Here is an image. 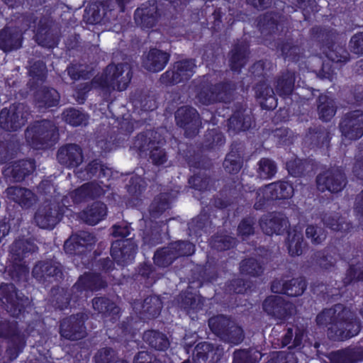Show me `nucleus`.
<instances>
[{"instance_id": "obj_52", "label": "nucleus", "mask_w": 363, "mask_h": 363, "mask_svg": "<svg viewBox=\"0 0 363 363\" xmlns=\"http://www.w3.org/2000/svg\"><path fill=\"white\" fill-rule=\"evenodd\" d=\"M306 141L313 146L323 145L329 141V133L323 126L313 125L308 128Z\"/></svg>"}, {"instance_id": "obj_8", "label": "nucleus", "mask_w": 363, "mask_h": 363, "mask_svg": "<svg viewBox=\"0 0 363 363\" xmlns=\"http://www.w3.org/2000/svg\"><path fill=\"white\" fill-rule=\"evenodd\" d=\"M196 65L193 59H185L177 61L172 70H167L160 78L162 84L174 85L188 81L195 73Z\"/></svg>"}, {"instance_id": "obj_39", "label": "nucleus", "mask_w": 363, "mask_h": 363, "mask_svg": "<svg viewBox=\"0 0 363 363\" xmlns=\"http://www.w3.org/2000/svg\"><path fill=\"white\" fill-rule=\"evenodd\" d=\"M35 169L34 162L31 160L19 161L8 169V174L13 182H22Z\"/></svg>"}, {"instance_id": "obj_35", "label": "nucleus", "mask_w": 363, "mask_h": 363, "mask_svg": "<svg viewBox=\"0 0 363 363\" xmlns=\"http://www.w3.org/2000/svg\"><path fill=\"white\" fill-rule=\"evenodd\" d=\"M60 96L58 91L50 87H42L34 95V101L39 108H47L58 105Z\"/></svg>"}, {"instance_id": "obj_56", "label": "nucleus", "mask_w": 363, "mask_h": 363, "mask_svg": "<svg viewBox=\"0 0 363 363\" xmlns=\"http://www.w3.org/2000/svg\"><path fill=\"white\" fill-rule=\"evenodd\" d=\"M177 259L170 245L157 250L154 255V262L160 267H167Z\"/></svg>"}, {"instance_id": "obj_19", "label": "nucleus", "mask_w": 363, "mask_h": 363, "mask_svg": "<svg viewBox=\"0 0 363 363\" xmlns=\"http://www.w3.org/2000/svg\"><path fill=\"white\" fill-rule=\"evenodd\" d=\"M160 17L157 4L155 1L143 4L138 8L134 14L136 23L143 28H152Z\"/></svg>"}, {"instance_id": "obj_59", "label": "nucleus", "mask_w": 363, "mask_h": 363, "mask_svg": "<svg viewBox=\"0 0 363 363\" xmlns=\"http://www.w3.org/2000/svg\"><path fill=\"white\" fill-rule=\"evenodd\" d=\"M164 143V139L160 137V138L157 142V145H153L147 153L149 155V159L155 165H162L167 161V153L162 147Z\"/></svg>"}, {"instance_id": "obj_24", "label": "nucleus", "mask_w": 363, "mask_h": 363, "mask_svg": "<svg viewBox=\"0 0 363 363\" xmlns=\"http://www.w3.org/2000/svg\"><path fill=\"white\" fill-rule=\"evenodd\" d=\"M104 194L103 188L96 182H87L74 189L69 194V196L75 203L86 202L95 199Z\"/></svg>"}, {"instance_id": "obj_2", "label": "nucleus", "mask_w": 363, "mask_h": 363, "mask_svg": "<svg viewBox=\"0 0 363 363\" xmlns=\"http://www.w3.org/2000/svg\"><path fill=\"white\" fill-rule=\"evenodd\" d=\"M208 326L220 340L230 345H238L245 339V333L230 317L218 315L208 320Z\"/></svg>"}, {"instance_id": "obj_58", "label": "nucleus", "mask_w": 363, "mask_h": 363, "mask_svg": "<svg viewBox=\"0 0 363 363\" xmlns=\"http://www.w3.org/2000/svg\"><path fill=\"white\" fill-rule=\"evenodd\" d=\"M94 88H99L102 90L101 79H100L99 76L94 77L89 82L82 83L77 86L74 96L77 102L83 104L86 99V94Z\"/></svg>"}, {"instance_id": "obj_32", "label": "nucleus", "mask_w": 363, "mask_h": 363, "mask_svg": "<svg viewBox=\"0 0 363 363\" xmlns=\"http://www.w3.org/2000/svg\"><path fill=\"white\" fill-rule=\"evenodd\" d=\"M19 149V142L15 135H0V164L12 160Z\"/></svg>"}, {"instance_id": "obj_21", "label": "nucleus", "mask_w": 363, "mask_h": 363, "mask_svg": "<svg viewBox=\"0 0 363 363\" xmlns=\"http://www.w3.org/2000/svg\"><path fill=\"white\" fill-rule=\"evenodd\" d=\"M163 307L160 296L156 295L147 296L142 303L135 302L133 308L139 313L140 318L143 320L157 317Z\"/></svg>"}, {"instance_id": "obj_60", "label": "nucleus", "mask_w": 363, "mask_h": 363, "mask_svg": "<svg viewBox=\"0 0 363 363\" xmlns=\"http://www.w3.org/2000/svg\"><path fill=\"white\" fill-rule=\"evenodd\" d=\"M326 57L335 63H345L350 60V53L342 45L332 44L325 52Z\"/></svg>"}, {"instance_id": "obj_43", "label": "nucleus", "mask_w": 363, "mask_h": 363, "mask_svg": "<svg viewBox=\"0 0 363 363\" xmlns=\"http://www.w3.org/2000/svg\"><path fill=\"white\" fill-rule=\"evenodd\" d=\"M251 124V116L242 110L235 111L228 120L229 129L235 133L247 130Z\"/></svg>"}, {"instance_id": "obj_30", "label": "nucleus", "mask_w": 363, "mask_h": 363, "mask_svg": "<svg viewBox=\"0 0 363 363\" xmlns=\"http://www.w3.org/2000/svg\"><path fill=\"white\" fill-rule=\"evenodd\" d=\"M294 191L291 185L287 182L272 183L257 191L258 195H266L267 199L272 200L286 199L291 196Z\"/></svg>"}, {"instance_id": "obj_12", "label": "nucleus", "mask_w": 363, "mask_h": 363, "mask_svg": "<svg viewBox=\"0 0 363 363\" xmlns=\"http://www.w3.org/2000/svg\"><path fill=\"white\" fill-rule=\"evenodd\" d=\"M318 189L332 193L340 191L346 185L347 178L343 170L340 167H333L319 174L316 177Z\"/></svg>"}, {"instance_id": "obj_26", "label": "nucleus", "mask_w": 363, "mask_h": 363, "mask_svg": "<svg viewBox=\"0 0 363 363\" xmlns=\"http://www.w3.org/2000/svg\"><path fill=\"white\" fill-rule=\"evenodd\" d=\"M249 53V45L247 42L238 41L235 43L228 53L230 69L239 72L247 63Z\"/></svg>"}, {"instance_id": "obj_42", "label": "nucleus", "mask_w": 363, "mask_h": 363, "mask_svg": "<svg viewBox=\"0 0 363 363\" xmlns=\"http://www.w3.org/2000/svg\"><path fill=\"white\" fill-rule=\"evenodd\" d=\"M295 73L286 70L282 72L277 79L275 88L277 93L280 96L290 95L294 88Z\"/></svg>"}, {"instance_id": "obj_22", "label": "nucleus", "mask_w": 363, "mask_h": 363, "mask_svg": "<svg viewBox=\"0 0 363 363\" xmlns=\"http://www.w3.org/2000/svg\"><path fill=\"white\" fill-rule=\"evenodd\" d=\"M289 221L286 217L281 213H272L262 217L259 225L264 233L268 235L281 234L288 228Z\"/></svg>"}, {"instance_id": "obj_61", "label": "nucleus", "mask_w": 363, "mask_h": 363, "mask_svg": "<svg viewBox=\"0 0 363 363\" xmlns=\"http://www.w3.org/2000/svg\"><path fill=\"white\" fill-rule=\"evenodd\" d=\"M210 245L218 251L227 250L235 245V239L225 233H218L211 238Z\"/></svg>"}, {"instance_id": "obj_57", "label": "nucleus", "mask_w": 363, "mask_h": 363, "mask_svg": "<svg viewBox=\"0 0 363 363\" xmlns=\"http://www.w3.org/2000/svg\"><path fill=\"white\" fill-rule=\"evenodd\" d=\"M66 71L69 77L74 81L86 79L92 76V68L89 65L80 63L70 64Z\"/></svg>"}, {"instance_id": "obj_9", "label": "nucleus", "mask_w": 363, "mask_h": 363, "mask_svg": "<svg viewBox=\"0 0 363 363\" xmlns=\"http://www.w3.org/2000/svg\"><path fill=\"white\" fill-rule=\"evenodd\" d=\"M88 316L84 313H78L62 319L60 324V334L62 337L75 341L86 337L84 323Z\"/></svg>"}, {"instance_id": "obj_18", "label": "nucleus", "mask_w": 363, "mask_h": 363, "mask_svg": "<svg viewBox=\"0 0 363 363\" xmlns=\"http://www.w3.org/2000/svg\"><path fill=\"white\" fill-rule=\"evenodd\" d=\"M136 250L137 245L133 238L117 240L112 242L111 255L118 264L124 265L134 258Z\"/></svg>"}, {"instance_id": "obj_38", "label": "nucleus", "mask_w": 363, "mask_h": 363, "mask_svg": "<svg viewBox=\"0 0 363 363\" xmlns=\"http://www.w3.org/2000/svg\"><path fill=\"white\" fill-rule=\"evenodd\" d=\"M320 216L323 224L333 230L346 233L352 228V224L346 221L338 213L325 212Z\"/></svg>"}, {"instance_id": "obj_46", "label": "nucleus", "mask_w": 363, "mask_h": 363, "mask_svg": "<svg viewBox=\"0 0 363 363\" xmlns=\"http://www.w3.org/2000/svg\"><path fill=\"white\" fill-rule=\"evenodd\" d=\"M278 48L280 49L284 58L291 61L298 60L302 57L304 51L298 42L291 40L282 41L279 44Z\"/></svg>"}, {"instance_id": "obj_23", "label": "nucleus", "mask_w": 363, "mask_h": 363, "mask_svg": "<svg viewBox=\"0 0 363 363\" xmlns=\"http://www.w3.org/2000/svg\"><path fill=\"white\" fill-rule=\"evenodd\" d=\"M23 33L16 27L0 30V49L5 52L16 50L22 46Z\"/></svg>"}, {"instance_id": "obj_4", "label": "nucleus", "mask_w": 363, "mask_h": 363, "mask_svg": "<svg viewBox=\"0 0 363 363\" xmlns=\"http://www.w3.org/2000/svg\"><path fill=\"white\" fill-rule=\"evenodd\" d=\"M132 76L131 67L128 62L109 64L104 73L99 76L102 91L110 92L111 90H125L130 82Z\"/></svg>"}, {"instance_id": "obj_54", "label": "nucleus", "mask_w": 363, "mask_h": 363, "mask_svg": "<svg viewBox=\"0 0 363 363\" xmlns=\"http://www.w3.org/2000/svg\"><path fill=\"white\" fill-rule=\"evenodd\" d=\"M236 89V85L232 82H221L214 84L217 102H230Z\"/></svg>"}, {"instance_id": "obj_47", "label": "nucleus", "mask_w": 363, "mask_h": 363, "mask_svg": "<svg viewBox=\"0 0 363 363\" xmlns=\"http://www.w3.org/2000/svg\"><path fill=\"white\" fill-rule=\"evenodd\" d=\"M143 340L157 350H165L169 346L167 336L157 330H147L143 334Z\"/></svg>"}, {"instance_id": "obj_25", "label": "nucleus", "mask_w": 363, "mask_h": 363, "mask_svg": "<svg viewBox=\"0 0 363 363\" xmlns=\"http://www.w3.org/2000/svg\"><path fill=\"white\" fill-rule=\"evenodd\" d=\"M161 135L156 131L147 130L138 134L133 140L130 149L136 151L142 156L147 155V152L153 145H157Z\"/></svg>"}, {"instance_id": "obj_11", "label": "nucleus", "mask_w": 363, "mask_h": 363, "mask_svg": "<svg viewBox=\"0 0 363 363\" xmlns=\"http://www.w3.org/2000/svg\"><path fill=\"white\" fill-rule=\"evenodd\" d=\"M116 13L114 5L111 0L103 1L101 5L96 3L91 4L84 9L83 20L86 23L98 24L106 23L115 19Z\"/></svg>"}, {"instance_id": "obj_36", "label": "nucleus", "mask_w": 363, "mask_h": 363, "mask_svg": "<svg viewBox=\"0 0 363 363\" xmlns=\"http://www.w3.org/2000/svg\"><path fill=\"white\" fill-rule=\"evenodd\" d=\"M223 165L225 172L230 174H237L240 170L242 166V145L240 143L232 144Z\"/></svg>"}, {"instance_id": "obj_16", "label": "nucleus", "mask_w": 363, "mask_h": 363, "mask_svg": "<svg viewBox=\"0 0 363 363\" xmlns=\"http://www.w3.org/2000/svg\"><path fill=\"white\" fill-rule=\"evenodd\" d=\"M262 309L267 315L282 320L291 314L293 305L281 296L272 295L264 300Z\"/></svg>"}, {"instance_id": "obj_55", "label": "nucleus", "mask_w": 363, "mask_h": 363, "mask_svg": "<svg viewBox=\"0 0 363 363\" xmlns=\"http://www.w3.org/2000/svg\"><path fill=\"white\" fill-rule=\"evenodd\" d=\"M240 272L242 274L257 277L262 274L264 267L256 259L247 258L240 262Z\"/></svg>"}, {"instance_id": "obj_41", "label": "nucleus", "mask_w": 363, "mask_h": 363, "mask_svg": "<svg viewBox=\"0 0 363 363\" xmlns=\"http://www.w3.org/2000/svg\"><path fill=\"white\" fill-rule=\"evenodd\" d=\"M37 246L27 240H16L10 247V253L13 262H21L29 253L37 250Z\"/></svg>"}, {"instance_id": "obj_34", "label": "nucleus", "mask_w": 363, "mask_h": 363, "mask_svg": "<svg viewBox=\"0 0 363 363\" xmlns=\"http://www.w3.org/2000/svg\"><path fill=\"white\" fill-rule=\"evenodd\" d=\"M286 333L284 335L281 344L283 346H288L289 349H298L304 348L306 347L312 346V342L308 340H304L303 342L305 333L303 330L298 328H288L285 330Z\"/></svg>"}, {"instance_id": "obj_17", "label": "nucleus", "mask_w": 363, "mask_h": 363, "mask_svg": "<svg viewBox=\"0 0 363 363\" xmlns=\"http://www.w3.org/2000/svg\"><path fill=\"white\" fill-rule=\"evenodd\" d=\"M57 160L67 168L77 167L84 160L82 148L75 143L64 145L57 152Z\"/></svg>"}, {"instance_id": "obj_40", "label": "nucleus", "mask_w": 363, "mask_h": 363, "mask_svg": "<svg viewBox=\"0 0 363 363\" xmlns=\"http://www.w3.org/2000/svg\"><path fill=\"white\" fill-rule=\"evenodd\" d=\"M0 338L11 342L26 338V336L16 321L4 319L0 321Z\"/></svg>"}, {"instance_id": "obj_51", "label": "nucleus", "mask_w": 363, "mask_h": 363, "mask_svg": "<svg viewBox=\"0 0 363 363\" xmlns=\"http://www.w3.org/2000/svg\"><path fill=\"white\" fill-rule=\"evenodd\" d=\"M262 354L253 348L236 350L233 353L232 363H259Z\"/></svg>"}, {"instance_id": "obj_29", "label": "nucleus", "mask_w": 363, "mask_h": 363, "mask_svg": "<svg viewBox=\"0 0 363 363\" xmlns=\"http://www.w3.org/2000/svg\"><path fill=\"white\" fill-rule=\"evenodd\" d=\"M107 214L106 206L99 201L94 202L79 213L81 220L89 225H95L104 220Z\"/></svg>"}, {"instance_id": "obj_10", "label": "nucleus", "mask_w": 363, "mask_h": 363, "mask_svg": "<svg viewBox=\"0 0 363 363\" xmlns=\"http://www.w3.org/2000/svg\"><path fill=\"white\" fill-rule=\"evenodd\" d=\"M342 135L350 140L363 136V109H356L345 113L339 124Z\"/></svg>"}, {"instance_id": "obj_5", "label": "nucleus", "mask_w": 363, "mask_h": 363, "mask_svg": "<svg viewBox=\"0 0 363 363\" xmlns=\"http://www.w3.org/2000/svg\"><path fill=\"white\" fill-rule=\"evenodd\" d=\"M65 205L55 198H46L35 212L33 221L40 228L52 230L62 220Z\"/></svg>"}, {"instance_id": "obj_7", "label": "nucleus", "mask_w": 363, "mask_h": 363, "mask_svg": "<svg viewBox=\"0 0 363 363\" xmlns=\"http://www.w3.org/2000/svg\"><path fill=\"white\" fill-rule=\"evenodd\" d=\"M28 107L22 103L13 104L0 112V127L6 131H17L28 120Z\"/></svg>"}, {"instance_id": "obj_33", "label": "nucleus", "mask_w": 363, "mask_h": 363, "mask_svg": "<svg viewBox=\"0 0 363 363\" xmlns=\"http://www.w3.org/2000/svg\"><path fill=\"white\" fill-rule=\"evenodd\" d=\"M255 91L263 108L270 110L276 108L277 103L274 89L264 80H260L256 84Z\"/></svg>"}, {"instance_id": "obj_62", "label": "nucleus", "mask_w": 363, "mask_h": 363, "mask_svg": "<svg viewBox=\"0 0 363 363\" xmlns=\"http://www.w3.org/2000/svg\"><path fill=\"white\" fill-rule=\"evenodd\" d=\"M162 226L157 223H154L150 229L143 232V240L145 244L150 246L158 245L162 241Z\"/></svg>"}, {"instance_id": "obj_13", "label": "nucleus", "mask_w": 363, "mask_h": 363, "mask_svg": "<svg viewBox=\"0 0 363 363\" xmlns=\"http://www.w3.org/2000/svg\"><path fill=\"white\" fill-rule=\"evenodd\" d=\"M174 117L177 125L184 130L187 137L192 138L199 133L201 121L199 113L194 108L182 106L177 110Z\"/></svg>"}, {"instance_id": "obj_53", "label": "nucleus", "mask_w": 363, "mask_h": 363, "mask_svg": "<svg viewBox=\"0 0 363 363\" xmlns=\"http://www.w3.org/2000/svg\"><path fill=\"white\" fill-rule=\"evenodd\" d=\"M169 196L167 193L160 194L155 196L149 206V213L151 218H159L166 210L169 208Z\"/></svg>"}, {"instance_id": "obj_45", "label": "nucleus", "mask_w": 363, "mask_h": 363, "mask_svg": "<svg viewBox=\"0 0 363 363\" xmlns=\"http://www.w3.org/2000/svg\"><path fill=\"white\" fill-rule=\"evenodd\" d=\"M70 301V293L63 287H52L50 292L49 301L55 308L63 310L67 308Z\"/></svg>"}, {"instance_id": "obj_1", "label": "nucleus", "mask_w": 363, "mask_h": 363, "mask_svg": "<svg viewBox=\"0 0 363 363\" xmlns=\"http://www.w3.org/2000/svg\"><path fill=\"white\" fill-rule=\"evenodd\" d=\"M319 326L328 327L330 338L342 341L357 335L361 330V321L354 311L342 304L325 308L316 316Z\"/></svg>"}, {"instance_id": "obj_27", "label": "nucleus", "mask_w": 363, "mask_h": 363, "mask_svg": "<svg viewBox=\"0 0 363 363\" xmlns=\"http://www.w3.org/2000/svg\"><path fill=\"white\" fill-rule=\"evenodd\" d=\"M330 363H357L363 360V347H349L325 354Z\"/></svg>"}, {"instance_id": "obj_6", "label": "nucleus", "mask_w": 363, "mask_h": 363, "mask_svg": "<svg viewBox=\"0 0 363 363\" xmlns=\"http://www.w3.org/2000/svg\"><path fill=\"white\" fill-rule=\"evenodd\" d=\"M0 301L6 311L13 317H18L23 313L29 303L28 297L17 290L13 284H1Z\"/></svg>"}, {"instance_id": "obj_44", "label": "nucleus", "mask_w": 363, "mask_h": 363, "mask_svg": "<svg viewBox=\"0 0 363 363\" xmlns=\"http://www.w3.org/2000/svg\"><path fill=\"white\" fill-rule=\"evenodd\" d=\"M286 245L289 253L291 256L301 255L306 247L302 233L297 230H293L288 233Z\"/></svg>"}, {"instance_id": "obj_20", "label": "nucleus", "mask_w": 363, "mask_h": 363, "mask_svg": "<svg viewBox=\"0 0 363 363\" xmlns=\"http://www.w3.org/2000/svg\"><path fill=\"white\" fill-rule=\"evenodd\" d=\"M170 55L162 50L151 48L142 57L143 67L151 72L162 70L169 60Z\"/></svg>"}, {"instance_id": "obj_50", "label": "nucleus", "mask_w": 363, "mask_h": 363, "mask_svg": "<svg viewBox=\"0 0 363 363\" xmlns=\"http://www.w3.org/2000/svg\"><path fill=\"white\" fill-rule=\"evenodd\" d=\"M203 300L200 296L189 291H184L178 297L179 306L186 311L201 309Z\"/></svg>"}, {"instance_id": "obj_49", "label": "nucleus", "mask_w": 363, "mask_h": 363, "mask_svg": "<svg viewBox=\"0 0 363 363\" xmlns=\"http://www.w3.org/2000/svg\"><path fill=\"white\" fill-rule=\"evenodd\" d=\"M319 118L325 121H330L335 114L336 106L334 101L326 95L320 94L318 99Z\"/></svg>"}, {"instance_id": "obj_14", "label": "nucleus", "mask_w": 363, "mask_h": 363, "mask_svg": "<svg viewBox=\"0 0 363 363\" xmlns=\"http://www.w3.org/2000/svg\"><path fill=\"white\" fill-rule=\"evenodd\" d=\"M33 277L40 282H52L63 279V267L55 260L38 262L32 270Z\"/></svg>"}, {"instance_id": "obj_48", "label": "nucleus", "mask_w": 363, "mask_h": 363, "mask_svg": "<svg viewBox=\"0 0 363 363\" xmlns=\"http://www.w3.org/2000/svg\"><path fill=\"white\" fill-rule=\"evenodd\" d=\"M92 306L94 311L106 317L116 315L119 313V308L116 303L104 296L94 298L92 300Z\"/></svg>"}, {"instance_id": "obj_28", "label": "nucleus", "mask_w": 363, "mask_h": 363, "mask_svg": "<svg viewBox=\"0 0 363 363\" xmlns=\"http://www.w3.org/2000/svg\"><path fill=\"white\" fill-rule=\"evenodd\" d=\"M7 196L22 208H30L37 201V196L30 189L14 186L6 190Z\"/></svg>"}, {"instance_id": "obj_63", "label": "nucleus", "mask_w": 363, "mask_h": 363, "mask_svg": "<svg viewBox=\"0 0 363 363\" xmlns=\"http://www.w3.org/2000/svg\"><path fill=\"white\" fill-rule=\"evenodd\" d=\"M259 30L264 35L275 33L278 30L276 16L272 13L264 14L259 22Z\"/></svg>"}, {"instance_id": "obj_31", "label": "nucleus", "mask_w": 363, "mask_h": 363, "mask_svg": "<svg viewBox=\"0 0 363 363\" xmlns=\"http://www.w3.org/2000/svg\"><path fill=\"white\" fill-rule=\"evenodd\" d=\"M218 349L209 342H201L194 348L193 360L194 363H216L220 355L217 354Z\"/></svg>"}, {"instance_id": "obj_64", "label": "nucleus", "mask_w": 363, "mask_h": 363, "mask_svg": "<svg viewBox=\"0 0 363 363\" xmlns=\"http://www.w3.org/2000/svg\"><path fill=\"white\" fill-rule=\"evenodd\" d=\"M196 99L199 103L203 105H209L216 103V92L214 91V84H202L196 94Z\"/></svg>"}, {"instance_id": "obj_3", "label": "nucleus", "mask_w": 363, "mask_h": 363, "mask_svg": "<svg viewBox=\"0 0 363 363\" xmlns=\"http://www.w3.org/2000/svg\"><path fill=\"white\" fill-rule=\"evenodd\" d=\"M25 137L33 148L45 149L57 141L58 132L53 122L43 120L29 125L25 131Z\"/></svg>"}, {"instance_id": "obj_37", "label": "nucleus", "mask_w": 363, "mask_h": 363, "mask_svg": "<svg viewBox=\"0 0 363 363\" xmlns=\"http://www.w3.org/2000/svg\"><path fill=\"white\" fill-rule=\"evenodd\" d=\"M107 286L100 274L96 273H85L81 276L77 282L73 286L72 289L77 291L91 290L96 291L104 289Z\"/></svg>"}, {"instance_id": "obj_15", "label": "nucleus", "mask_w": 363, "mask_h": 363, "mask_svg": "<svg viewBox=\"0 0 363 363\" xmlns=\"http://www.w3.org/2000/svg\"><path fill=\"white\" fill-rule=\"evenodd\" d=\"M35 38L38 45L48 48H54L59 40L58 28L49 18H41Z\"/></svg>"}]
</instances>
